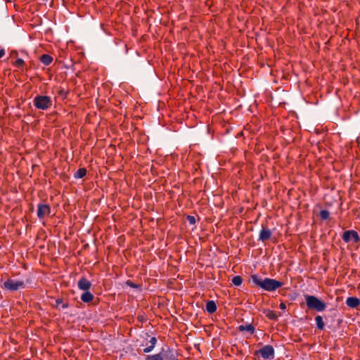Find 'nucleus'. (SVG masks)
<instances>
[{"mask_svg":"<svg viewBox=\"0 0 360 360\" xmlns=\"http://www.w3.org/2000/svg\"><path fill=\"white\" fill-rule=\"evenodd\" d=\"M146 360H162L161 352L159 354L148 356Z\"/></svg>","mask_w":360,"mask_h":360,"instance_id":"nucleus-24","label":"nucleus"},{"mask_svg":"<svg viewBox=\"0 0 360 360\" xmlns=\"http://www.w3.org/2000/svg\"><path fill=\"white\" fill-rule=\"evenodd\" d=\"M34 105L39 110H47L52 105V100L48 96H37L33 100Z\"/></svg>","mask_w":360,"mask_h":360,"instance_id":"nucleus-4","label":"nucleus"},{"mask_svg":"<svg viewBox=\"0 0 360 360\" xmlns=\"http://www.w3.org/2000/svg\"><path fill=\"white\" fill-rule=\"evenodd\" d=\"M53 57L49 54H43L40 56L39 60L44 65H49L53 62Z\"/></svg>","mask_w":360,"mask_h":360,"instance_id":"nucleus-14","label":"nucleus"},{"mask_svg":"<svg viewBox=\"0 0 360 360\" xmlns=\"http://www.w3.org/2000/svg\"><path fill=\"white\" fill-rule=\"evenodd\" d=\"M91 283L87 280L85 277H82L77 283V286L79 290H84V291H88L91 287Z\"/></svg>","mask_w":360,"mask_h":360,"instance_id":"nucleus-10","label":"nucleus"},{"mask_svg":"<svg viewBox=\"0 0 360 360\" xmlns=\"http://www.w3.org/2000/svg\"><path fill=\"white\" fill-rule=\"evenodd\" d=\"M270 315L274 316V315H275V314H274V313H271V314Z\"/></svg>","mask_w":360,"mask_h":360,"instance_id":"nucleus-32","label":"nucleus"},{"mask_svg":"<svg viewBox=\"0 0 360 360\" xmlns=\"http://www.w3.org/2000/svg\"><path fill=\"white\" fill-rule=\"evenodd\" d=\"M51 214V207L48 204L39 203L37 207V217L39 219H44Z\"/></svg>","mask_w":360,"mask_h":360,"instance_id":"nucleus-8","label":"nucleus"},{"mask_svg":"<svg viewBox=\"0 0 360 360\" xmlns=\"http://www.w3.org/2000/svg\"><path fill=\"white\" fill-rule=\"evenodd\" d=\"M323 316H316V323L317 328L320 330H323L324 328V322L323 321Z\"/></svg>","mask_w":360,"mask_h":360,"instance_id":"nucleus-22","label":"nucleus"},{"mask_svg":"<svg viewBox=\"0 0 360 360\" xmlns=\"http://www.w3.org/2000/svg\"><path fill=\"white\" fill-rule=\"evenodd\" d=\"M319 217L322 220H327L330 217V212L327 210H322L319 212Z\"/></svg>","mask_w":360,"mask_h":360,"instance_id":"nucleus-21","label":"nucleus"},{"mask_svg":"<svg viewBox=\"0 0 360 360\" xmlns=\"http://www.w3.org/2000/svg\"><path fill=\"white\" fill-rule=\"evenodd\" d=\"M139 318H141L139 320L140 321L143 322L144 321V316H139Z\"/></svg>","mask_w":360,"mask_h":360,"instance_id":"nucleus-31","label":"nucleus"},{"mask_svg":"<svg viewBox=\"0 0 360 360\" xmlns=\"http://www.w3.org/2000/svg\"><path fill=\"white\" fill-rule=\"evenodd\" d=\"M126 285L127 286H129L131 288H136V289H139V290H141V285H137V284H135L134 282H132L130 280H127L126 282H125Z\"/></svg>","mask_w":360,"mask_h":360,"instance_id":"nucleus-23","label":"nucleus"},{"mask_svg":"<svg viewBox=\"0 0 360 360\" xmlns=\"http://www.w3.org/2000/svg\"><path fill=\"white\" fill-rule=\"evenodd\" d=\"M342 239L347 243L351 241L354 243L360 242V236L357 231L354 230H348L345 231L342 236Z\"/></svg>","mask_w":360,"mask_h":360,"instance_id":"nucleus-7","label":"nucleus"},{"mask_svg":"<svg viewBox=\"0 0 360 360\" xmlns=\"http://www.w3.org/2000/svg\"><path fill=\"white\" fill-rule=\"evenodd\" d=\"M141 338L143 340L140 346L145 347L143 352H150L154 349L157 343V338L155 337H151L147 332L143 333V334L141 335Z\"/></svg>","mask_w":360,"mask_h":360,"instance_id":"nucleus-3","label":"nucleus"},{"mask_svg":"<svg viewBox=\"0 0 360 360\" xmlns=\"http://www.w3.org/2000/svg\"><path fill=\"white\" fill-rule=\"evenodd\" d=\"M231 283L236 286H240L243 283V278L240 276H236L232 278Z\"/></svg>","mask_w":360,"mask_h":360,"instance_id":"nucleus-20","label":"nucleus"},{"mask_svg":"<svg viewBox=\"0 0 360 360\" xmlns=\"http://www.w3.org/2000/svg\"><path fill=\"white\" fill-rule=\"evenodd\" d=\"M87 171L84 167H82L77 169V171L75 173L74 177L75 179H82L86 175Z\"/></svg>","mask_w":360,"mask_h":360,"instance_id":"nucleus-18","label":"nucleus"},{"mask_svg":"<svg viewBox=\"0 0 360 360\" xmlns=\"http://www.w3.org/2000/svg\"><path fill=\"white\" fill-rule=\"evenodd\" d=\"M161 354L162 360H175L176 359L175 352L170 349L166 351L162 350Z\"/></svg>","mask_w":360,"mask_h":360,"instance_id":"nucleus-11","label":"nucleus"},{"mask_svg":"<svg viewBox=\"0 0 360 360\" xmlns=\"http://www.w3.org/2000/svg\"><path fill=\"white\" fill-rule=\"evenodd\" d=\"M271 319L272 320H277V318L278 316H269Z\"/></svg>","mask_w":360,"mask_h":360,"instance_id":"nucleus-30","label":"nucleus"},{"mask_svg":"<svg viewBox=\"0 0 360 360\" xmlns=\"http://www.w3.org/2000/svg\"><path fill=\"white\" fill-rule=\"evenodd\" d=\"M5 55V51L4 49H0V58H3Z\"/></svg>","mask_w":360,"mask_h":360,"instance_id":"nucleus-27","label":"nucleus"},{"mask_svg":"<svg viewBox=\"0 0 360 360\" xmlns=\"http://www.w3.org/2000/svg\"><path fill=\"white\" fill-rule=\"evenodd\" d=\"M186 219L188 221V223L191 225H194L196 222L195 217L191 215H187Z\"/></svg>","mask_w":360,"mask_h":360,"instance_id":"nucleus-25","label":"nucleus"},{"mask_svg":"<svg viewBox=\"0 0 360 360\" xmlns=\"http://www.w3.org/2000/svg\"><path fill=\"white\" fill-rule=\"evenodd\" d=\"M25 284L22 281L8 279L4 283L3 288L11 291H15L20 288H25Z\"/></svg>","mask_w":360,"mask_h":360,"instance_id":"nucleus-6","label":"nucleus"},{"mask_svg":"<svg viewBox=\"0 0 360 360\" xmlns=\"http://www.w3.org/2000/svg\"><path fill=\"white\" fill-rule=\"evenodd\" d=\"M346 304L352 308H356L360 305V300L355 297H349L346 300Z\"/></svg>","mask_w":360,"mask_h":360,"instance_id":"nucleus-13","label":"nucleus"},{"mask_svg":"<svg viewBox=\"0 0 360 360\" xmlns=\"http://www.w3.org/2000/svg\"><path fill=\"white\" fill-rule=\"evenodd\" d=\"M58 95H60V96H63V97L66 98L67 94H68V91H66L63 88H60V89L58 90Z\"/></svg>","mask_w":360,"mask_h":360,"instance_id":"nucleus-26","label":"nucleus"},{"mask_svg":"<svg viewBox=\"0 0 360 360\" xmlns=\"http://www.w3.org/2000/svg\"><path fill=\"white\" fill-rule=\"evenodd\" d=\"M238 330L240 331H248L250 334H253L255 333V327L252 324L247 325H240L238 326Z\"/></svg>","mask_w":360,"mask_h":360,"instance_id":"nucleus-17","label":"nucleus"},{"mask_svg":"<svg viewBox=\"0 0 360 360\" xmlns=\"http://www.w3.org/2000/svg\"><path fill=\"white\" fill-rule=\"evenodd\" d=\"M272 236V231L268 228L267 225L262 224L259 231L258 240L266 242L269 240Z\"/></svg>","mask_w":360,"mask_h":360,"instance_id":"nucleus-9","label":"nucleus"},{"mask_svg":"<svg viewBox=\"0 0 360 360\" xmlns=\"http://www.w3.org/2000/svg\"><path fill=\"white\" fill-rule=\"evenodd\" d=\"M304 300L308 309L322 312L326 308V304L314 295H305Z\"/></svg>","mask_w":360,"mask_h":360,"instance_id":"nucleus-2","label":"nucleus"},{"mask_svg":"<svg viewBox=\"0 0 360 360\" xmlns=\"http://www.w3.org/2000/svg\"><path fill=\"white\" fill-rule=\"evenodd\" d=\"M280 307H281V309H285V304L284 303L281 302V303L280 304Z\"/></svg>","mask_w":360,"mask_h":360,"instance_id":"nucleus-28","label":"nucleus"},{"mask_svg":"<svg viewBox=\"0 0 360 360\" xmlns=\"http://www.w3.org/2000/svg\"><path fill=\"white\" fill-rule=\"evenodd\" d=\"M52 305L56 309H61L68 307L69 302L66 300L58 298L55 300V303H52Z\"/></svg>","mask_w":360,"mask_h":360,"instance_id":"nucleus-12","label":"nucleus"},{"mask_svg":"<svg viewBox=\"0 0 360 360\" xmlns=\"http://www.w3.org/2000/svg\"><path fill=\"white\" fill-rule=\"evenodd\" d=\"M94 299V295L90 292L89 290L85 291L84 293L81 295V300L82 302L85 303H89L91 302Z\"/></svg>","mask_w":360,"mask_h":360,"instance_id":"nucleus-15","label":"nucleus"},{"mask_svg":"<svg viewBox=\"0 0 360 360\" xmlns=\"http://www.w3.org/2000/svg\"><path fill=\"white\" fill-rule=\"evenodd\" d=\"M206 310L209 314H213L217 310V304L214 301L210 300L206 304Z\"/></svg>","mask_w":360,"mask_h":360,"instance_id":"nucleus-16","label":"nucleus"},{"mask_svg":"<svg viewBox=\"0 0 360 360\" xmlns=\"http://www.w3.org/2000/svg\"><path fill=\"white\" fill-rule=\"evenodd\" d=\"M12 65L19 69H23L25 65V62L22 58H18L15 61L12 62Z\"/></svg>","mask_w":360,"mask_h":360,"instance_id":"nucleus-19","label":"nucleus"},{"mask_svg":"<svg viewBox=\"0 0 360 360\" xmlns=\"http://www.w3.org/2000/svg\"><path fill=\"white\" fill-rule=\"evenodd\" d=\"M254 355L258 357L261 356L264 359H273L275 356V350L271 345H267L256 350Z\"/></svg>","mask_w":360,"mask_h":360,"instance_id":"nucleus-5","label":"nucleus"},{"mask_svg":"<svg viewBox=\"0 0 360 360\" xmlns=\"http://www.w3.org/2000/svg\"><path fill=\"white\" fill-rule=\"evenodd\" d=\"M17 55H18V52H17V51H13L11 52V56H17Z\"/></svg>","mask_w":360,"mask_h":360,"instance_id":"nucleus-29","label":"nucleus"},{"mask_svg":"<svg viewBox=\"0 0 360 360\" xmlns=\"http://www.w3.org/2000/svg\"><path fill=\"white\" fill-rule=\"evenodd\" d=\"M251 279L257 286L266 291H274L278 289V288H281L283 285L282 282L276 281L275 279L269 278H265L264 279H262L257 274L252 275Z\"/></svg>","mask_w":360,"mask_h":360,"instance_id":"nucleus-1","label":"nucleus"}]
</instances>
